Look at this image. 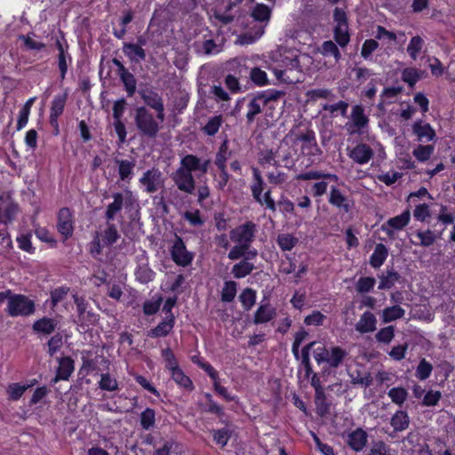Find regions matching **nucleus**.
I'll return each mask as SVG.
<instances>
[{
	"label": "nucleus",
	"mask_w": 455,
	"mask_h": 455,
	"mask_svg": "<svg viewBox=\"0 0 455 455\" xmlns=\"http://www.w3.org/2000/svg\"><path fill=\"white\" fill-rule=\"evenodd\" d=\"M74 371V365L73 361L68 358L65 357L60 360L59 363V368L57 371V375L54 379V382H57L59 380H66L69 378L71 373Z\"/></svg>",
	"instance_id": "28"
},
{
	"label": "nucleus",
	"mask_w": 455,
	"mask_h": 455,
	"mask_svg": "<svg viewBox=\"0 0 455 455\" xmlns=\"http://www.w3.org/2000/svg\"><path fill=\"white\" fill-rule=\"evenodd\" d=\"M99 386L102 390L115 391L117 389L118 384L115 378L106 373L101 375Z\"/></svg>",
	"instance_id": "51"
},
{
	"label": "nucleus",
	"mask_w": 455,
	"mask_h": 455,
	"mask_svg": "<svg viewBox=\"0 0 455 455\" xmlns=\"http://www.w3.org/2000/svg\"><path fill=\"white\" fill-rule=\"evenodd\" d=\"M58 45H59V50H60L59 68L60 70L61 77L64 78V76L68 71V67L71 61V59H70V56L67 52H65L62 45L60 43L58 44Z\"/></svg>",
	"instance_id": "48"
},
{
	"label": "nucleus",
	"mask_w": 455,
	"mask_h": 455,
	"mask_svg": "<svg viewBox=\"0 0 455 455\" xmlns=\"http://www.w3.org/2000/svg\"><path fill=\"white\" fill-rule=\"evenodd\" d=\"M135 119L139 130L150 137L157 133L159 124L162 123L157 117L156 119L153 118L152 115L143 107L137 108Z\"/></svg>",
	"instance_id": "7"
},
{
	"label": "nucleus",
	"mask_w": 455,
	"mask_h": 455,
	"mask_svg": "<svg viewBox=\"0 0 455 455\" xmlns=\"http://www.w3.org/2000/svg\"><path fill=\"white\" fill-rule=\"evenodd\" d=\"M56 326L57 322L54 319L42 318L34 323L33 328L37 332L50 334L54 331Z\"/></svg>",
	"instance_id": "32"
},
{
	"label": "nucleus",
	"mask_w": 455,
	"mask_h": 455,
	"mask_svg": "<svg viewBox=\"0 0 455 455\" xmlns=\"http://www.w3.org/2000/svg\"><path fill=\"white\" fill-rule=\"evenodd\" d=\"M36 100V98H30L28 99L20 111L19 118H18V124H17V129L21 130L24 128L28 121V116L30 114L31 108Z\"/></svg>",
	"instance_id": "35"
},
{
	"label": "nucleus",
	"mask_w": 455,
	"mask_h": 455,
	"mask_svg": "<svg viewBox=\"0 0 455 455\" xmlns=\"http://www.w3.org/2000/svg\"><path fill=\"white\" fill-rule=\"evenodd\" d=\"M236 294V283L233 281L227 282L222 289L221 299L223 301L230 302Z\"/></svg>",
	"instance_id": "50"
},
{
	"label": "nucleus",
	"mask_w": 455,
	"mask_h": 455,
	"mask_svg": "<svg viewBox=\"0 0 455 455\" xmlns=\"http://www.w3.org/2000/svg\"><path fill=\"white\" fill-rule=\"evenodd\" d=\"M435 236L430 230L417 232L412 235L411 240L415 244L428 246L435 242Z\"/></svg>",
	"instance_id": "34"
},
{
	"label": "nucleus",
	"mask_w": 455,
	"mask_h": 455,
	"mask_svg": "<svg viewBox=\"0 0 455 455\" xmlns=\"http://www.w3.org/2000/svg\"><path fill=\"white\" fill-rule=\"evenodd\" d=\"M141 97L148 106L157 112V118L160 122H163L164 119V105L160 96L151 91H143L141 92Z\"/></svg>",
	"instance_id": "19"
},
{
	"label": "nucleus",
	"mask_w": 455,
	"mask_h": 455,
	"mask_svg": "<svg viewBox=\"0 0 455 455\" xmlns=\"http://www.w3.org/2000/svg\"><path fill=\"white\" fill-rule=\"evenodd\" d=\"M124 51L132 60L138 61L142 60L145 56L143 49L136 44H126L124 45Z\"/></svg>",
	"instance_id": "47"
},
{
	"label": "nucleus",
	"mask_w": 455,
	"mask_h": 455,
	"mask_svg": "<svg viewBox=\"0 0 455 455\" xmlns=\"http://www.w3.org/2000/svg\"><path fill=\"white\" fill-rule=\"evenodd\" d=\"M271 15V10L267 5L263 4H257L251 12V16L257 21H260L261 23L265 22L266 24L268 22Z\"/></svg>",
	"instance_id": "36"
},
{
	"label": "nucleus",
	"mask_w": 455,
	"mask_h": 455,
	"mask_svg": "<svg viewBox=\"0 0 455 455\" xmlns=\"http://www.w3.org/2000/svg\"><path fill=\"white\" fill-rule=\"evenodd\" d=\"M20 212L18 204L8 195L0 196V225H7L15 220Z\"/></svg>",
	"instance_id": "9"
},
{
	"label": "nucleus",
	"mask_w": 455,
	"mask_h": 455,
	"mask_svg": "<svg viewBox=\"0 0 455 455\" xmlns=\"http://www.w3.org/2000/svg\"><path fill=\"white\" fill-rule=\"evenodd\" d=\"M298 156V148H296V131H291L281 141L275 155L271 159L275 163L283 162L287 167L293 164L294 159Z\"/></svg>",
	"instance_id": "4"
},
{
	"label": "nucleus",
	"mask_w": 455,
	"mask_h": 455,
	"mask_svg": "<svg viewBox=\"0 0 455 455\" xmlns=\"http://www.w3.org/2000/svg\"><path fill=\"white\" fill-rule=\"evenodd\" d=\"M368 117L364 115L361 106H355L352 109L350 122L347 124L350 133L361 132L368 124Z\"/></svg>",
	"instance_id": "13"
},
{
	"label": "nucleus",
	"mask_w": 455,
	"mask_h": 455,
	"mask_svg": "<svg viewBox=\"0 0 455 455\" xmlns=\"http://www.w3.org/2000/svg\"><path fill=\"white\" fill-rule=\"evenodd\" d=\"M172 256L173 260L180 266H188L193 259V255L188 252L183 242L178 238L172 249Z\"/></svg>",
	"instance_id": "17"
},
{
	"label": "nucleus",
	"mask_w": 455,
	"mask_h": 455,
	"mask_svg": "<svg viewBox=\"0 0 455 455\" xmlns=\"http://www.w3.org/2000/svg\"><path fill=\"white\" fill-rule=\"evenodd\" d=\"M253 175L255 181L251 186V192L253 197L263 205H266L268 209L274 211L275 209V201L270 196V192L267 191L264 195L263 192V180L259 176V172L253 169Z\"/></svg>",
	"instance_id": "10"
},
{
	"label": "nucleus",
	"mask_w": 455,
	"mask_h": 455,
	"mask_svg": "<svg viewBox=\"0 0 455 455\" xmlns=\"http://www.w3.org/2000/svg\"><path fill=\"white\" fill-rule=\"evenodd\" d=\"M140 183L143 186L146 192L153 193L164 186V179L159 170L151 169L144 172L140 179Z\"/></svg>",
	"instance_id": "12"
},
{
	"label": "nucleus",
	"mask_w": 455,
	"mask_h": 455,
	"mask_svg": "<svg viewBox=\"0 0 455 455\" xmlns=\"http://www.w3.org/2000/svg\"><path fill=\"white\" fill-rule=\"evenodd\" d=\"M378 48V43L373 39L365 40L362 46L361 54L364 59L371 57V53Z\"/></svg>",
	"instance_id": "59"
},
{
	"label": "nucleus",
	"mask_w": 455,
	"mask_h": 455,
	"mask_svg": "<svg viewBox=\"0 0 455 455\" xmlns=\"http://www.w3.org/2000/svg\"><path fill=\"white\" fill-rule=\"evenodd\" d=\"M330 204L345 210L346 212L349 211L350 204L349 201L347 197H345L342 193L336 188H331V195L329 198Z\"/></svg>",
	"instance_id": "31"
},
{
	"label": "nucleus",
	"mask_w": 455,
	"mask_h": 455,
	"mask_svg": "<svg viewBox=\"0 0 455 455\" xmlns=\"http://www.w3.org/2000/svg\"><path fill=\"white\" fill-rule=\"evenodd\" d=\"M298 179L305 180L323 179V180H333L334 182L338 181V177L334 174L323 173V172H315V171H310V172H307L305 173L299 174L298 176Z\"/></svg>",
	"instance_id": "39"
},
{
	"label": "nucleus",
	"mask_w": 455,
	"mask_h": 455,
	"mask_svg": "<svg viewBox=\"0 0 455 455\" xmlns=\"http://www.w3.org/2000/svg\"><path fill=\"white\" fill-rule=\"evenodd\" d=\"M255 232V226L246 223L235 228L230 234V239L235 245L230 250L228 258L237 259L243 256L252 241Z\"/></svg>",
	"instance_id": "3"
},
{
	"label": "nucleus",
	"mask_w": 455,
	"mask_h": 455,
	"mask_svg": "<svg viewBox=\"0 0 455 455\" xmlns=\"http://www.w3.org/2000/svg\"><path fill=\"white\" fill-rule=\"evenodd\" d=\"M296 148H298V156L299 154L305 156H316L318 148L312 133L302 134L296 131Z\"/></svg>",
	"instance_id": "11"
},
{
	"label": "nucleus",
	"mask_w": 455,
	"mask_h": 455,
	"mask_svg": "<svg viewBox=\"0 0 455 455\" xmlns=\"http://www.w3.org/2000/svg\"><path fill=\"white\" fill-rule=\"evenodd\" d=\"M298 240L290 234H282L277 236V243L283 251H291Z\"/></svg>",
	"instance_id": "43"
},
{
	"label": "nucleus",
	"mask_w": 455,
	"mask_h": 455,
	"mask_svg": "<svg viewBox=\"0 0 455 455\" xmlns=\"http://www.w3.org/2000/svg\"><path fill=\"white\" fill-rule=\"evenodd\" d=\"M239 299L244 309L249 310L255 304L256 292L251 289H245L241 293Z\"/></svg>",
	"instance_id": "44"
},
{
	"label": "nucleus",
	"mask_w": 455,
	"mask_h": 455,
	"mask_svg": "<svg viewBox=\"0 0 455 455\" xmlns=\"http://www.w3.org/2000/svg\"><path fill=\"white\" fill-rule=\"evenodd\" d=\"M163 357L165 363V367L172 374V379L181 387L187 390L193 389V383L191 379L184 374L182 370L179 367L176 358L172 352L169 349L163 351Z\"/></svg>",
	"instance_id": "6"
},
{
	"label": "nucleus",
	"mask_w": 455,
	"mask_h": 455,
	"mask_svg": "<svg viewBox=\"0 0 455 455\" xmlns=\"http://www.w3.org/2000/svg\"><path fill=\"white\" fill-rule=\"evenodd\" d=\"M413 100L419 107L423 115L428 111L429 100L423 93H416Z\"/></svg>",
	"instance_id": "64"
},
{
	"label": "nucleus",
	"mask_w": 455,
	"mask_h": 455,
	"mask_svg": "<svg viewBox=\"0 0 455 455\" xmlns=\"http://www.w3.org/2000/svg\"><path fill=\"white\" fill-rule=\"evenodd\" d=\"M275 315V309L269 304L260 305L255 313L254 323H264L272 320Z\"/></svg>",
	"instance_id": "29"
},
{
	"label": "nucleus",
	"mask_w": 455,
	"mask_h": 455,
	"mask_svg": "<svg viewBox=\"0 0 455 455\" xmlns=\"http://www.w3.org/2000/svg\"><path fill=\"white\" fill-rule=\"evenodd\" d=\"M432 365L425 359L421 360L416 370V377L419 379H426L429 377L432 371Z\"/></svg>",
	"instance_id": "53"
},
{
	"label": "nucleus",
	"mask_w": 455,
	"mask_h": 455,
	"mask_svg": "<svg viewBox=\"0 0 455 455\" xmlns=\"http://www.w3.org/2000/svg\"><path fill=\"white\" fill-rule=\"evenodd\" d=\"M398 280L397 274L395 272H387L386 275H383L379 288V289H389L393 286L396 281Z\"/></svg>",
	"instance_id": "54"
},
{
	"label": "nucleus",
	"mask_w": 455,
	"mask_h": 455,
	"mask_svg": "<svg viewBox=\"0 0 455 455\" xmlns=\"http://www.w3.org/2000/svg\"><path fill=\"white\" fill-rule=\"evenodd\" d=\"M251 78L255 84L259 85H265L267 81L266 72L258 68H255L251 70Z\"/></svg>",
	"instance_id": "62"
},
{
	"label": "nucleus",
	"mask_w": 455,
	"mask_h": 455,
	"mask_svg": "<svg viewBox=\"0 0 455 455\" xmlns=\"http://www.w3.org/2000/svg\"><path fill=\"white\" fill-rule=\"evenodd\" d=\"M423 45H424V41L420 36H413L411 39L409 45L407 47V52H408L409 55L413 60H416L418 55L419 54Z\"/></svg>",
	"instance_id": "40"
},
{
	"label": "nucleus",
	"mask_w": 455,
	"mask_h": 455,
	"mask_svg": "<svg viewBox=\"0 0 455 455\" xmlns=\"http://www.w3.org/2000/svg\"><path fill=\"white\" fill-rule=\"evenodd\" d=\"M202 367L205 370V371L209 374V376L213 380L214 388L215 390L227 399H231L227 393V390L225 387H221L220 383L217 380V371L208 363H203Z\"/></svg>",
	"instance_id": "38"
},
{
	"label": "nucleus",
	"mask_w": 455,
	"mask_h": 455,
	"mask_svg": "<svg viewBox=\"0 0 455 455\" xmlns=\"http://www.w3.org/2000/svg\"><path fill=\"white\" fill-rule=\"evenodd\" d=\"M17 242H18L19 247L21 250H23L27 252H29V253L34 252L35 249L31 243V235H28V234L20 235V236H18Z\"/></svg>",
	"instance_id": "56"
},
{
	"label": "nucleus",
	"mask_w": 455,
	"mask_h": 455,
	"mask_svg": "<svg viewBox=\"0 0 455 455\" xmlns=\"http://www.w3.org/2000/svg\"><path fill=\"white\" fill-rule=\"evenodd\" d=\"M132 193L130 191H125L123 193H116L113 195V202L108 206L106 212V217L108 220H114L116 215L121 211L124 200L125 198L131 197Z\"/></svg>",
	"instance_id": "21"
},
{
	"label": "nucleus",
	"mask_w": 455,
	"mask_h": 455,
	"mask_svg": "<svg viewBox=\"0 0 455 455\" xmlns=\"http://www.w3.org/2000/svg\"><path fill=\"white\" fill-rule=\"evenodd\" d=\"M395 336V330L393 326H388L381 329L378 334L377 339L379 341L389 343Z\"/></svg>",
	"instance_id": "60"
},
{
	"label": "nucleus",
	"mask_w": 455,
	"mask_h": 455,
	"mask_svg": "<svg viewBox=\"0 0 455 455\" xmlns=\"http://www.w3.org/2000/svg\"><path fill=\"white\" fill-rule=\"evenodd\" d=\"M387 256V248L381 243L377 244L372 255L371 256L370 263L373 267H379L383 264Z\"/></svg>",
	"instance_id": "33"
},
{
	"label": "nucleus",
	"mask_w": 455,
	"mask_h": 455,
	"mask_svg": "<svg viewBox=\"0 0 455 455\" xmlns=\"http://www.w3.org/2000/svg\"><path fill=\"white\" fill-rule=\"evenodd\" d=\"M325 316L319 311H314L311 315H307L304 323L307 325H320L323 323Z\"/></svg>",
	"instance_id": "63"
},
{
	"label": "nucleus",
	"mask_w": 455,
	"mask_h": 455,
	"mask_svg": "<svg viewBox=\"0 0 455 455\" xmlns=\"http://www.w3.org/2000/svg\"><path fill=\"white\" fill-rule=\"evenodd\" d=\"M172 179L178 188L188 194H192L195 189V180L191 172L185 169L179 168L172 175Z\"/></svg>",
	"instance_id": "14"
},
{
	"label": "nucleus",
	"mask_w": 455,
	"mask_h": 455,
	"mask_svg": "<svg viewBox=\"0 0 455 455\" xmlns=\"http://www.w3.org/2000/svg\"><path fill=\"white\" fill-rule=\"evenodd\" d=\"M366 441L367 435L365 432L362 429H357L348 435L347 443L353 450L360 451L364 447Z\"/></svg>",
	"instance_id": "30"
},
{
	"label": "nucleus",
	"mask_w": 455,
	"mask_h": 455,
	"mask_svg": "<svg viewBox=\"0 0 455 455\" xmlns=\"http://www.w3.org/2000/svg\"><path fill=\"white\" fill-rule=\"evenodd\" d=\"M335 40L339 46L344 47L349 42L348 27L347 22V15L341 9L336 8L334 11Z\"/></svg>",
	"instance_id": "8"
},
{
	"label": "nucleus",
	"mask_w": 455,
	"mask_h": 455,
	"mask_svg": "<svg viewBox=\"0 0 455 455\" xmlns=\"http://www.w3.org/2000/svg\"><path fill=\"white\" fill-rule=\"evenodd\" d=\"M270 68L280 83L295 84L303 77V69L311 63V58L298 50H284Z\"/></svg>",
	"instance_id": "1"
},
{
	"label": "nucleus",
	"mask_w": 455,
	"mask_h": 455,
	"mask_svg": "<svg viewBox=\"0 0 455 455\" xmlns=\"http://www.w3.org/2000/svg\"><path fill=\"white\" fill-rule=\"evenodd\" d=\"M257 256V251H249L243 260L235 264L232 268V274L235 278H242L248 275L253 269V263L250 262L254 259Z\"/></svg>",
	"instance_id": "15"
},
{
	"label": "nucleus",
	"mask_w": 455,
	"mask_h": 455,
	"mask_svg": "<svg viewBox=\"0 0 455 455\" xmlns=\"http://www.w3.org/2000/svg\"><path fill=\"white\" fill-rule=\"evenodd\" d=\"M266 103L265 94L254 97L248 104V111L246 114L248 121L251 122L258 114L264 111Z\"/></svg>",
	"instance_id": "24"
},
{
	"label": "nucleus",
	"mask_w": 455,
	"mask_h": 455,
	"mask_svg": "<svg viewBox=\"0 0 455 455\" xmlns=\"http://www.w3.org/2000/svg\"><path fill=\"white\" fill-rule=\"evenodd\" d=\"M420 72L415 68H405L403 71L402 78L409 84L410 87H413L415 84L420 79Z\"/></svg>",
	"instance_id": "45"
},
{
	"label": "nucleus",
	"mask_w": 455,
	"mask_h": 455,
	"mask_svg": "<svg viewBox=\"0 0 455 455\" xmlns=\"http://www.w3.org/2000/svg\"><path fill=\"white\" fill-rule=\"evenodd\" d=\"M313 348V356L317 363H325L330 367H338L347 352L339 347H325L322 343L312 342L302 350V360L305 363L309 362V350Z\"/></svg>",
	"instance_id": "2"
},
{
	"label": "nucleus",
	"mask_w": 455,
	"mask_h": 455,
	"mask_svg": "<svg viewBox=\"0 0 455 455\" xmlns=\"http://www.w3.org/2000/svg\"><path fill=\"white\" fill-rule=\"evenodd\" d=\"M434 153V147L432 145H419L413 149V156L417 160L425 162L430 158Z\"/></svg>",
	"instance_id": "37"
},
{
	"label": "nucleus",
	"mask_w": 455,
	"mask_h": 455,
	"mask_svg": "<svg viewBox=\"0 0 455 455\" xmlns=\"http://www.w3.org/2000/svg\"><path fill=\"white\" fill-rule=\"evenodd\" d=\"M29 387V386L21 385L19 383H12L8 386L7 387V394L9 395V398L12 400H18L20 399L24 392Z\"/></svg>",
	"instance_id": "46"
},
{
	"label": "nucleus",
	"mask_w": 455,
	"mask_h": 455,
	"mask_svg": "<svg viewBox=\"0 0 455 455\" xmlns=\"http://www.w3.org/2000/svg\"><path fill=\"white\" fill-rule=\"evenodd\" d=\"M376 318L371 312L363 314L355 324V330L361 333L371 332L376 329Z\"/></svg>",
	"instance_id": "25"
},
{
	"label": "nucleus",
	"mask_w": 455,
	"mask_h": 455,
	"mask_svg": "<svg viewBox=\"0 0 455 455\" xmlns=\"http://www.w3.org/2000/svg\"><path fill=\"white\" fill-rule=\"evenodd\" d=\"M180 169H185L186 171L192 172L197 170H201L202 172H206L207 170V164L204 163L202 164L200 159L197 157L188 155L185 157L182 158L180 163Z\"/></svg>",
	"instance_id": "26"
},
{
	"label": "nucleus",
	"mask_w": 455,
	"mask_h": 455,
	"mask_svg": "<svg viewBox=\"0 0 455 455\" xmlns=\"http://www.w3.org/2000/svg\"><path fill=\"white\" fill-rule=\"evenodd\" d=\"M173 324V315H166L163 322H161L155 329L150 331L149 336L154 338L164 337L172 330Z\"/></svg>",
	"instance_id": "27"
},
{
	"label": "nucleus",
	"mask_w": 455,
	"mask_h": 455,
	"mask_svg": "<svg viewBox=\"0 0 455 455\" xmlns=\"http://www.w3.org/2000/svg\"><path fill=\"white\" fill-rule=\"evenodd\" d=\"M57 228L65 239L72 235L73 221L71 212L68 209L63 208L60 211Z\"/></svg>",
	"instance_id": "18"
},
{
	"label": "nucleus",
	"mask_w": 455,
	"mask_h": 455,
	"mask_svg": "<svg viewBox=\"0 0 455 455\" xmlns=\"http://www.w3.org/2000/svg\"><path fill=\"white\" fill-rule=\"evenodd\" d=\"M265 25L259 24L254 27L255 32L253 35L247 33L239 37L238 41L241 44H249L255 42L264 34Z\"/></svg>",
	"instance_id": "42"
},
{
	"label": "nucleus",
	"mask_w": 455,
	"mask_h": 455,
	"mask_svg": "<svg viewBox=\"0 0 455 455\" xmlns=\"http://www.w3.org/2000/svg\"><path fill=\"white\" fill-rule=\"evenodd\" d=\"M375 285L373 277H362L356 283V290L361 293L369 292Z\"/></svg>",
	"instance_id": "52"
},
{
	"label": "nucleus",
	"mask_w": 455,
	"mask_h": 455,
	"mask_svg": "<svg viewBox=\"0 0 455 455\" xmlns=\"http://www.w3.org/2000/svg\"><path fill=\"white\" fill-rule=\"evenodd\" d=\"M119 235L114 225H108L98 235V245L100 247L109 246L116 243Z\"/></svg>",
	"instance_id": "22"
},
{
	"label": "nucleus",
	"mask_w": 455,
	"mask_h": 455,
	"mask_svg": "<svg viewBox=\"0 0 455 455\" xmlns=\"http://www.w3.org/2000/svg\"><path fill=\"white\" fill-rule=\"evenodd\" d=\"M222 124V117L216 116L209 119L204 127V131L208 135H214L218 132L220 125Z\"/></svg>",
	"instance_id": "49"
},
{
	"label": "nucleus",
	"mask_w": 455,
	"mask_h": 455,
	"mask_svg": "<svg viewBox=\"0 0 455 455\" xmlns=\"http://www.w3.org/2000/svg\"><path fill=\"white\" fill-rule=\"evenodd\" d=\"M6 312L9 315L27 316L32 315L35 311V303L32 299L22 294H12L10 291L8 296Z\"/></svg>",
	"instance_id": "5"
},
{
	"label": "nucleus",
	"mask_w": 455,
	"mask_h": 455,
	"mask_svg": "<svg viewBox=\"0 0 455 455\" xmlns=\"http://www.w3.org/2000/svg\"><path fill=\"white\" fill-rule=\"evenodd\" d=\"M135 275L137 280L146 283L153 279L154 272L148 267V264H141L135 270Z\"/></svg>",
	"instance_id": "41"
},
{
	"label": "nucleus",
	"mask_w": 455,
	"mask_h": 455,
	"mask_svg": "<svg viewBox=\"0 0 455 455\" xmlns=\"http://www.w3.org/2000/svg\"><path fill=\"white\" fill-rule=\"evenodd\" d=\"M349 157L359 164H367L372 157V150L365 144H358L349 150Z\"/></svg>",
	"instance_id": "20"
},
{
	"label": "nucleus",
	"mask_w": 455,
	"mask_h": 455,
	"mask_svg": "<svg viewBox=\"0 0 455 455\" xmlns=\"http://www.w3.org/2000/svg\"><path fill=\"white\" fill-rule=\"evenodd\" d=\"M66 100H67L66 95H58L52 100V108H51V114H50V123L56 129H58L57 119L62 114V112L64 110Z\"/></svg>",
	"instance_id": "23"
},
{
	"label": "nucleus",
	"mask_w": 455,
	"mask_h": 455,
	"mask_svg": "<svg viewBox=\"0 0 455 455\" xmlns=\"http://www.w3.org/2000/svg\"><path fill=\"white\" fill-rule=\"evenodd\" d=\"M412 133L420 142L432 141L435 138V132L433 127L421 120L416 121L411 126Z\"/></svg>",
	"instance_id": "16"
},
{
	"label": "nucleus",
	"mask_w": 455,
	"mask_h": 455,
	"mask_svg": "<svg viewBox=\"0 0 455 455\" xmlns=\"http://www.w3.org/2000/svg\"><path fill=\"white\" fill-rule=\"evenodd\" d=\"M134 164L132 162L129 161H121L119 163V175L121 180H124L126 179H129L132 170H133Z\"/></svg>",
	"instance_id": "58"
},
{
	"label": "nucleus",
	"mask_w": 455,
	"mask_h": 455,
	"mask_svg": "<svg viewBox=\"0 0 455 455\" xmlns=\"http://www.w3.org/2000/svg\"><path fill=\"white\" fill-rule=\"evenodd\" d=\"M323 53L325 55H332L335 60H338L340 57L339 52L336 46V44L331 41H326L323 44L322 46Z\"/></svg>",
	"instance_id": "61"
},
{
	"label": "nucleus",
	"mask_w": 455,
	"mask_h": 455,
	"mask_svg": "<svg viewBox=\"0 0 455 455\" xmlns=\"http://www.w3.org/2000/svg\"><path fill=\"white\" fill-rule=\"evenodd\" d=\"M413 215L416 220L425 221L430 216L428 206L426 204H417Z\"/></svg>",
	"instance_id": "57"
},
{
	"label": "nucleus",
	"mask_w": 455,
	"mask_h": 455,
	"mask_svg": "<svg viewBox=\"0 0 455 455\" xmlns=\"http://www.w3.org/2000/svg\"><path fill=\"white\" fill-rule=\"evenodd\" d=\"M155 423V411L151 409H146L140 416V424L143 428L148 429Z\"/></svg>",
	"instance_id": "55"
}]
</instances>
